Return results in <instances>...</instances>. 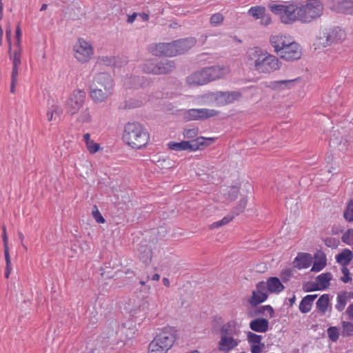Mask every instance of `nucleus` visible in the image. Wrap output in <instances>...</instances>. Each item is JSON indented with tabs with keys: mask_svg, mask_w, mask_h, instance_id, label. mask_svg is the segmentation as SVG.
I'll list each match as a JSON object with an SVG mask.
<instances>
[{
	"mask_svg": "<svg viewBox=\"0 0 353 353\" xmlns=\"http://www.w3.org/2000/svg\"><path fill=\"white\" fill-rule=\"evenodd\" d=\"M265 312L270 314V316L272 317L274 314V310L270 305L261 306L258 309L256 314H265Z\"/></svg>",
	"mask_w": 353,
	"mask_h": 353,
	"instance_id": "obj_59",
	"label": "nucleus"
},
{
	"mask_svg": "<svg viewBox=\"0 0 353 353\" xmlns=\"http://www.w3.org/2000/svg\"><path fill=\"white\" fill-rule=\"evenodd\" d=\"M197 112V109H190L184 113V118L187 121L199 120Z\"/></svg>",
	"mask_w": 353,
	"mask_h": 353,
	"instance_id": "obj_51",
	"label": "nucleus"
},
{
	"mask_svg": "<svg viewBox=\"0 0 353 353\" xmlns=\"http://www.w3.org/2000/svg\"><path fill=\"white\" fill-rule=\"evenodd\" d=\"M199 134L198 128H192L190 129H184L183 132V135L184 138L188 139H195Z\"/></svg>",
	"mask_w": 353,
	"mask_h": 353,
	"instance_id": "obj_47",
	"label": "nucleus"
},
{
	"mask_svg": "<svg viewBox=\"0 0 353 353\" xmlns=\"http://www.w3.org/2000/svg\"><path fill=\"white\" fill-rule=\"evenodd\" d=\"M176 336L177 330L175 327H164L149 344L148 353H166L174 345Z\"/></svg>",
	"mask_w": 353,
	"mask_h": 353,
	"instance_id": "obj_3",
	"label": "nucleus"
},
{
	"mask_svg": "<svg viewBox=\"0 0 353 353\" xmlns=\"http://www.w3.org/2000/svg\"><path fill=\"white\" fill-rule=\"evenodd\" d=\"M315 259H316V256H315ZM326 265V259L325 256L321 257L319 259H316L313 263L311 271L312 272H319L323 269V268Z\"/></svg>",
	"mask_w": 353,
	"mask_h": 353,
	"instance_id": "obj_44",
	"label": "nucleus"
},
{
	"mask_svg": "<svg viewBox=\"0 0 353 353\" xmlns=\"http://www.w3.org/2000/svg\"><path fill=\"white\" fill-rule=\"evenodd\" d=\"M331 9L336 12L353 15V0H333Z\"/></svg>",
	"mask_w": 353,
	"mask_h": 353,
	"instance_id": "obj_19",
	"label": "nucleus"
},
{
	"mask_svg": "<svg viewBox=\"0 0 353 353\" xmlns=\"http://www.w3.org/2000/svg\"><path fill=\"white\" fill-rule=\"evenodd\" d=\"M341 270L343 274V276L341 277V279L343 283H347L352 280L350 271L347 267H343Z\"/></svg>",
	"mask_w": 353,
	"mask_h": 353,
	"instance_id": "obj_61",
	"label": "nucleus"
},
{
	"mask_svg": "<svg viewBox=\"0 0 353 353\" xmlns=\"http://www.w3.org/2000/svg\"><path fill=\"white\" fill-rule=\"evenodd\" d=\"M74 57L81 63L88 62L93 55L92 45L83 39H79L73 47Z\"/></svg>",
	"mask_w": 353,
	"mask_h": 353,
	"instance_id": "obj_11",
	"label": "nucleus"
},
{
	"mask_svg": "<svg viewBox=\"0 0 353 353\" xmlns=\"http://www.w3.org/2000/svg\"><path fill=\"white\" fill-rule=\"evenodd\" d=\"M140 259L143 263L149 264L152 261V250L147 245L141 246L140 248Z\"/></svg>",
	"mask_w": 353,
	"mask_h": 353,
	"instance_id": "obj_39",
	"label": "nucleus"
},
{
	"mask_svg": "<svg viewBox=\"0 0 353 353\" xmlns=\"http://www.w3.org/2000/svg\"><path fill=\"white\" fill-rule=\"evenodd\" d=\"M92 213L93 217L95 219L97 223H103L105 222L104 218L102 216L96 205L94 207V210H92Z\"/></svg>",
	"mask_w": 353,
	"mask_h": 353,
	"instance_id": "obj_60",
	"label": "nucleus"
},
{
	"mask_svg": "<svg viewBox=\"0 0 353 353\" xmlns=\"http://www.w3.org/2000/svg\"><path fill=\"white\" fill-rule=\"evenodd\" d=\"M175 68V62L167 59L162 61L148 59L141 65V70L144 73L153 75L168 74L174 71Z\"/></svg>",
	"mask_w": 353,
	"mask_h": 353,
	"instance_id": "obj_6",
	"label": "nucleus"
},
{
	"mask_svg": "<svg viewBox=\"0 0 353 353\" xmlns=\"http://www.w3.org/2000/svg\"><path fill=\"white\" fill-rule=\"evenodd\" d=\"M63 113V110L60 105H52L48 108L46 113V117L51 125H54L60 121Z\"/></svg>",
	"mask_w": 353,
	"mask_h": 353,
	"instance_id": "obj_21",
	"label": "nucleus"
},
{
	"mask_svg": "<svg viewBox=\"0 0 353 353\" xmlns=\"http://www.w3.org/2000/svg\"><path fill=\"white\" fill-rule=\"evenodd\" d=\"M279 55L286 61L298 60L302 55L301 46L295 41L290 40Z\"/></svg>",
	"mask_w": 353,
	"mask_h": 353,
	"instance_id": "obj_14",
	"label": "nucleus"
},
{
	"mask_svg": "<svg viewBox=\"0 0 353 353\" xmlns=\"http://www.w3.org/2000/svg\"><path fill=\"white\" fill-rule=\"evenodd\" d=\"M261 339L262 336L260 335L256 334L250 332L248 334V341L250 343H252L253 345L262 344L261 343Z\"/></svg>",
	"mask_w": 353,
	"mask_h": 353,
	"instance_id": "obj_52",
	"label": "nucleus"
},
{
	"mask_svg": "<svg viewBox=\"0 0 353 353\" xmlns=\"http://www.w3.org/2000/svg\"><path fill=\"white\" fill-rule=\"evenodd\" d=\"M325 244L332 249L336 248L339 244V241L333 237H327L324 239Z\"/></svg>",
	"mask_w": 353,
	"mask_h": 353,
	"instance_id": "obj_55",
	"label": "nucleus"
},
{
	"mask_svg": "<svg viewBox=\"0 0 353 353\" xmlns=\"http://www.w3.org/2000/svg\"><path fill=\"white\" fill-rule=\"evenodd\" d=\"M342 241L347 245H353V228L348 229L341 237Z\"/></svg>",
	"mask_w": 353,
	"mask_h": 353,
	"instance_id": "obj_50",
	"label": "nucleus"
},
{
	"mask_svg": "<svg viewBox=\"0 0 353 353\" xmlns=\"http://www.w3.org/2000/svg\"><path fill=\"white\" fill-rule=\"evenodd\" d=\"M209 81L225 77L230 72V68L227 65H214L205 68Z\"/></svg>",
	"mask_w": 353,
	"mask_h": 353,
	"instance_id": "obj_18",
	"label": "nucleus"
},
{
	"mask_svg": "<svg viewBox=\"0 0 353 353\" xmlns=\"http://www.w3.org/2000/svg\"><path fill=\"white\" fill-rule=\"evenodd\" d=\"M19 69H20V65H12V73H11V80L12 81H18L17 77L19 74Z\"/></svg>",
	"mask_w": 353,
	"mask_h": 353,
	"instance_id": "obj_63",
	"label": "nucleus"
},
{
	"mask_svg": "<svg viewBox=\"0 0 353 353\" xmlns=\"http://www.w3.org/2000/svg\"><path fill=\"white\" fill-rule=\"evenodd\" d=\"M83 140L85 143L86 148L90 154H95L100 150V145L91 139L89 133L83 134Z\"/></svg>",
	"mask_w": 353,
	"mask_h": 353,
	"instance_id": "obj_34",
	"label": "nucleus"
},
{
	"mask_svg": "<svg viewBox=\"0 0 353 353\" xmlns=\"http://www.w3.org/2000/svg\"><path fill=\"white\" fill-rule=\"evenodd\" d=\"M173 41L170 43H159L150 45L148 50L154 56L174 57Z\"/></svg>",
	"mask_w": 353,
	"mask_h": 353,
	"instance_id": "obj_15",
	"label": "nucleus"
},
{
	"mask_svg": "<svg viewBox=\"0 0 353 353\" xmlns=\"http://www.w3.org/2000/svg\"><path fill=\"white\" fill-rule=\"evenodd\" d=\"M270 10L274 14L279 16L282 23L290 24L299 21V2L289 4H270Z\"/></svg>",
	"mask_w": 353,
	"mask_h": 353,
	"instance_id": "obj_4",
	"label": "nucleus"
},
{
	"mask_svg": "<svg viewBox=\"0 0 353 353\" xmlns=\"http://www.w3.org/2000/svg\"><path fill=\"white\" fill-rule=\"evenodd\" d=\"M341 334L343 336H353V323L350 322L343 321Z\"/></svg>",
	"mask_w": 353,
	"mask_h": 353,
	"instance_id": "obj_42",
	"label": "nucleus"
},
{
	"mask_svg": "<svg viewBox=\"0 0 353 353\" xmlns=\"http://www.w3.org/2000/svg\"><path fill=\"white\" fill-rule=\"evenodd\" d=\"M114 88V79L109 73H98L90 85V98L96 103H103L113 94Z\"/></svg>",
	"mask_w": 353,
	"mask_h": 353,
	"instance_id": "obj_1",
	"label": "nucleus"
},
{
	"mask_svg": "<svg viewBox=\"0 0 353 353\" xmlns=\"http://www.w3.org/2000/svg\"><path fill=\"white\" fill-rule=\"evenodd\" d=\"M312 263V256L309 253L300 252L293 261L294 267L299 270L309 268Z\"/></svg>",
	"mask_w": 353,
	"mask_h": 353,
	"instance_id": "obj_22",
	"label": "nucleus"
},
{
	"mask_svg": "<svg viewBox=\"0 0 353 353\" xmlns=\"http://www.w3.org/2000/svg\"><path fill=\"white\" fill-rule=\"evenodd\" d=\"M345 32L339 27L325 28L319 32L315 45L318 48H325L333 43L341 42L345 39Z\"/></svg>",
	"mask_w": 353,
	"mask_h": 353,
	"instance_id": "obj_7",
	"label": "nucleus"
},
{
	"mask_svg": "<svg viewBox=\"0 0 353 353\" xmlns=\"http://www.w3.org/2000/svg\"><path fill=\"white\" fill-rule=\"evenodd\" d=\"M8 54L10 59L12 62V65H21L22 48H16V49L12 51V49L10 50L8 48Z\"/></svg>",
	"mask_w": 353,
	"mask_h": 353,
	"instance_id": "obj_37",
	"label": "nucleus"
},
{
	"mask_svg": "<svg viewBox=\"0 0 353 353\" xmlns=\"http://www.w3.org/2000/svg\"><path fill=\"white\" fill-rule=\"evenodd\" d=\"M149 134L143 127L137 122L128 123L124 127L123 141L134 149H141L149 141Z\"/></svg>",
	"mask_w": 353,
	"mask_h": 353,
	"instance_id": "obj_2",
	"label": "nucleus"
},
{
	"mask_svg": "<svg viewBox=\"0 0 353 353\" xmlns=\"http://www.w3.org/2000/svg\"><path fill=\"white\" fill-rule=\"evenodd\" d=\"M327 335L329 339L332 342H336L339 337V331L336 327H330L327 330Z\"/></svg>",
	"mask_w": 353,
	"mask_h": 353,
	"instance_id": "obj_49",
	"label": "nucleus"
},
{
	"mask_svg": "<svg viewBox=\"0 0 353 353\" xmlns=\"http://www.w3.org/2000/svg\"><path fill=\"white\" fill-rule=\"evenodd\" d=\"M76 121L79 124L89 123L92 121V115L88 108L80 111L76 117Z\"/></svg>",
	"mask_w": 353,
	"mask_h": 353,
	"instance_id": "obj_36",
	"label": "nucleus"
},
{
	"mask_svg": "<svg viewBox=\"0 0 353 353\" xmlns=\"http://www.w3.org/2000/svg\"><path fill=\"white\" fill-rule=\"evenodd\" d=\"M238 332L236 323L234 321H230L221 326L220 336H234L238 334Z\"/></svg>",
	"mask_w": 353,
	"mask_h": 353,
	"instance_id": "obj_31",
	"label": "nucleus"
},
{
	"mask_svg": "<svg viewBox=\"0 0 353 353\" xmlns=\"http://www.w3.org/2000/svg\"><path fill=\"white\" fill-rule=\"evenodd\" d=\"M331 279L332 274L330 272L321 274L316 279L317 283L319 284L321 290L327 288L330 285V281Z\"/></svg>",
	"mask_w": 353,
	"mask_h": 353,
	"instance_id": "obj_38",
	"label": "nucleus"
},
{
	"mask_svg": "<svg viewBox=\"0 0 353 353\" xmlns=\"http://www.w3.org/2000/svg\"><path fill=\"white\" fill-rule=\"evenodd\" d=\"M353 259V254L349 249H344L336 257V262L342 265L343 267H347Z\"/></svg>",
	"mask_w": 353,
	"mask_h": 353,
	"instance_id": "obj_32",
	"label": "nucleus"
},
{
	"mask_svg": "<svg viewBox=\"0 0 353 353\" xmlns=\"http://www.w3.org/2000/svg\"><path fill=\"white\" fill-rule=\"evenodd\" d=\"M289 41V39L282 35H272L270 37V43L277 54H280Z\"/></svg>",
	"mask_w": 353,
	"mask_h": 353,
	"instance_id": "obj_23",
	"label": "nucleus"
},
{
	"mask_svg": "<svg viewBox=\"0 0 353 353\" xmlns=\"http://www.w3.org/2000/svg\"><path fill=\"white\" fill-rule=\"evenodd\" d=\"M147 83V80L143 77L130 76L124 79L123 85L128 88H138Z\"/></svg>",
	"mask_w": 353,
	"mask_h": 353,
	"instance_id": "obj_25",
	"label": "nucleus"
},
{
	"mask_svg": "<svg viewBox=\"0 0 353 353\" xmlns=\"http://www.w3.org/2000/svg\"><path fill=\"white\" fill-rule=\"evenodd\" d=\"M299 80V79L297 78L294 79L275 81L270 82V84L267 85V88L275 91H280L284 89H290L294 85L295 82L298 81Z\"/></svg>",
	"mask_w": 353,
	"mask_h": 353,
	"instance_id": "obj_24",
	"label": "nucleus"
},
{
	"mask_svg": "<svg viewBox=\"0 0 353 353\" xmlns=\"http://www.w3.org/2000/svg\"><path fill=\"white\" fill-rule=\"evenodd\" d=\"M21 35H22V32H21L20 26L18 25L17 27V29H16V39H17V41H16V43H15V46L17 48H22V47H21Z\"/></svg>",
	"mask_w": 353,
	"mask_h": 353,
	"instance_id": "obj_62",
	"label": "nucleus"
},
{
	"mask_svg": "<svg viewBox=\"0 0 353 353\" xmlns=\"http://www.w3.org/2000/svg\"><path fill=\"white\" fill-rule=\"evenodd\" d=\"M303 289L305 292H312L321 290V288L317 283L307 282L303 285Z\"/></svg>",
	"mask_w": 353,
	"mask_h": 353,
	"instance_id": "obj_54",
	"label": "nucleus"
},
{
	"mask_svg": "<svg viewBox=\"0 0 353 353\" xmlns=\"http://www.w3.org/2000/svg\"><path fill=\"white\" fill-rule=\"evenodd\" d=\"M240 92H216L206 94L203 97L208 103H214L217 106H223L240 99Z\"/></svg>",
	"mask_w": 353,
	"mask_h": 353,
	"instance_id": "obj_9",
	"label": "nucleus"
},
{
	"mask_svg": "<svg viewBox=\"0 0 353 353\" xmlns=\"http://www.w3.org/2000/svg\"><path fill=\"white\" fill-rule=\"evenodd\" d=\"M208 141L212 142L214 141L213 138H205L203 137H199L196 138L195 139L190 140V141H183L181 142H170L168 145L169 149L176 151H183V150H190V151H196L198 150H202L204 148L209 145V143Z\"/></svg>",
	"mask_w": 353,
	"mask_h": 353,
	"instance_id": "obj_8",
	"label": "nucleus"
},
{
	"mask_svg": "<svg viewBox=\"0 0 353 353\" xmlns=\"http://www.w3.org/2000/svg\"><path fill=\"white\" fill-rule=\"evenodd\" d=\"M85 99V92L83 90H74L66 102L67 112L71 115L77 113L83 107Z\"/></svg>",
	"mask_w": 353,
	"mask_h": 353,
	"instance_id": "obj_12",
	"label": "nucleus"
},
{
	"mask_svg": "<svg viewBox=\"0 0 353 353\" xmlns=\"http://www.w3.org/2000/svg\"><path fill=\"white\" fill-rule=\"evenodd\" d=\"M174 46V56L183 54L193 48L196 44V39L190 37L183 39H179L173 41Z\"/></svg>",
	"mask_w": 353,
	"mask_h": 353,
	"instance_id": "obj_17",
	"label": "nucleus"
},
{
	"mask_svg": "<svg viewBox=\"0 0 353 353\" xmlns=\"http://www.w3.org/2000/svg\"><path fill=\"white\" fill-rule=\"evenodd\" d=\"M239 193V188L236 185L222 188V202H232L234 201L238 197Z\"/></svg>",
	"mask_w": 353,
	"mask_h": 353,
	"instance_id": "obj_26",
	"label": "nucleus"
},
{
	"mask_svg": "<svg viewBox=\"0 0 353 353\" xmlns=\"http://www.w3.org/2000/svg\"><path fill=\"white\" fill-rule=\"evenodd\" d=\"M239 345V340L232 336H220L218 349L221 352L228 353Z\"/></svg>",
	"mask_w": 353,
	"mask_h": 353,
	"instance_id": "obj_20",
	"label": "nucleus"
},
{
	"mask_svg": "<svg viewBox=\"0 0 353 353\" xmlns=\"http://www.w3.org/2000/svg\"><path fill=\"white\" fill-rule=\"evenodd\" d=\"M234 216V215H228V216L223 217L221 220L212 223L210 225V228L214 229V228H218L219 227L223 226V225H226L227 223H228L230 221H231L233 219Z\"/></svg>",
	"mask_w": 353,
	"mask_h": 353,
	"instance_id": "obj_46",
	"label": "nucleus"
},
{
	"mask_svg": "<svg viewBox=\"0 0 353 353\" xmlns=\"http://www.w3.org/2000/svg\"><path fill=\"white\" fill-rule=\"evenodd\" d=\"M4 255H5V259H6V263L5 276L6 278H8L11 273V261H10V253L6 252V253H4Z\"/></svg>",
	"mask_w": 353,
	"mask_h": 353,
	"instance_id": "obj_58",
	"label": "nucleus"
},
{
	"mask_svg": "<svg viewBox=\"0 0 353 353\" xmlns=\"http://www.w3.org/2000/svg\"><path fill=\"white\" fill-rule=\"evenodd\" d=\"M353 299V292H341L337 294L336 309L341 312L343 311L347 304V301Z\"/></svg>",
	"mask_w": 353,
	"mask_h": 353,
	"instance_id": "obj_29",
	"label": "nucleus"
},
{
	"mask_svg": "<svg viewBox=\"0 0 353 353\" xmlns=\"http://www.w3.org/2000/svg\"><path fill=\"white\" fill-rule=\"evenodd\" d=\"M330 303V296L327 294H324L321 295L319 299L316 301V308L318 309L319 312L325 314L327 310V307L329 306Z\"/></svg>",
	"mask_w": 353,
	"mask_h": 353,
	"instance_id": "obj_35",
	"label": "nucleus"
},
{
	"mask_svg": "<svg viewBox=\"0 0 353 353\" xmlns=\"http://www.w3.org/2000/svg\"><path fill=\"white\" fill-rule=\"evenodd\" d=\"M97 63L100 65L106 66L115 65L117 63V59L113 56H102L98 58Z\"/></svg>",
	"mask_w": 353,
	"mask_h": 353,
	"instance_id": "obj_41",
	"label": "nucleus"
},
{
	"mask_svg": "<svg viewBox=\"0 0 353 353\" xmlns=\"http://www.w3.org/2000/svg\"><path fill=\"white\" fill-rule=\"evenodd\" d=\"M281 65V61L276 57L266 51L256 71L259 73L270 74L279 70Z\"/></svg>",
	"mask_w": 353,
	"mask_h": 353,
	"instance_id": "obj_10",
	"label": "nucleus"
},
{
	"mask_svg": "<svg viewBox=\"0 0 353 353\" xmlns=\"http://www.w3.org/2000/svg\"><path fill=\"white\" fill-rule=\"evenodd\" d=\"M299 21L310 23L320 17L323 12V5L320 0H307L305 4L299 3Z\"/></svg>",
	"mask_w": 353,
	"mask_h": 353,
	"instance_id": "obj_5",
	"label": "nucleus"
},
{
	"mask_svg": "<svg viewBox=\"0 0 353 353\" xmlns=\"http://www.w3.org/2000/svg\"><path fill=\"white\" fill-rule=\"evenodd\" d=\"M208 166H206L204 164H198L197 168L196 170V173L199 176H205L206 178H208L209 176L205 173V171H208Z\"/></svg>",
	"mask_w": 353,
	"mask_h": 353,
	"instance_id": "obj_57",
	"label": "nucleus"
},
{
	"mask_svg": "<svg viewBox=\"0 0 353 353\" xmlns=\"http://www.w3.org/2000/svg\"><path fill=\"white\" fill-rule=\"evenodd\" d=\"M198 117L199 120H204L210 117H215L219 114V112L213 109H197Z\"/></svg>",
	"mask_w": 353,
	"mask_h": 353,
	"instance_id": "obj_40",
	"label": "nucleus"
},
{
	"mask_svg": "<svg viewBox=\"0 0 353 353\" xmlns=\"http://www.w3.org/2000/svg\"><path fill=\"white\" fill-rule=\"evenodd\" d=\"M343 217L348 222L353 221V200L347 203L343 213Z\"/></svg>",
	"mask_w": 353,
	"mask_h": 353,
	"instance_id": "obj_45",
	"label": "nucleus"
},
{
	"mask_svg": "<svg viewBox=\"0 0 353 353\" xmlns=\"http://www.w3.org/2000/svg\"><path fill=\"white\" fill-rule=\"evenodd\" d=\"M294 270L292 269H285L281 272V278L283 282H286L293 276Z\"/></svg>",
	"mask_w": 353,
	"mask_h": 353,
	"instance_id": "obj_56",
	"label": "nucleus"
},
{
	"mask_svg": "<svg viewBox=\"0 0 353 353\" xmlns=\"http://www.w3.org/2000/svg\"><path fill=\"white\" fill-rule=\"evenodd\" d=\"M248 200L246 198H242L238 203L237 205L234 208L232 213L234 215H239L243 212L247 205Z\"/></svg>",
	"mask_w": 353,
	"mask_h": 353,
	"instance_id": "obj_48",
	"label": "nucleus"
},
{
	"mask_svg": "<svg viewBox=\"0 0 353 353\" xmlns=\"http://www.w3.org/2000/svg\"><path fill=\"white\" fill-rule=\"evenodd\" d=\"M269 322L265 319H256L250 323L252 330L257 332H265L268 330Z\"/></svg>",
	"mask_w": 353,
	"mask_h": 353,
	"instance_id": "obj_30",
	"label": "nucleus"
},
{
	"mask_svg": "<svg viewBox=\"0 0 353 353\" xmlns=\"http://www.w3.org/2000/svg\"><path fill=\"white\" fill-rule=\"evenodd\" d=\"M317 297L316 294L305 296L301 301L299 310L302 313H307L311 310L313 301Z\"/></svg>",
	"mask_w": 353,
	"mask_h": 353,
	"instance_id": "obj_33",
	"label": "nucleus"
},
{
	"mask_svg": "<svg viewBox=\"0 0 353 353\" xmlns=\"http://www.w3.org/2000/svg\"><path fill=\"white\" fill-rule=\"evenodd\" d=\"M266 285V292L269 291L271 293H279L284 289V285L281 283L279 278L272 276L265 282Z\"/></svg>",
	"mask_w": 353,
	"mask_h": 353,
	"instance_id": "obj_27",
	"label": "nucleus"
},
{
	"mask_svg": "<svg viewBox=\"0 0 353 353\" xmlns=\"http://www.w3.org/2000/svg\"><path fill=\"white\" fill-rule=\"evenodd\" d=\"M266 51L259 47L249 48L245 54V63L250 68L256 70Z\"/></svg>",
	"mask_w": 353,
	"mask_h": 353,
	"instance_id": "obj_13",
	"label": "nucleus"
},
{
	"mask_svg": "<svg viewBox=\"0 0 353 353\" xmlns=\"http://www.w3.org/2000/svg\"><path fill=\"white\" fill-rule=\"evenodd\" d=\"M265 345L263 344H258V345H253L251 347V352L252 353H261L263 349L264 348Z\"/></svg>",
	"mask_w": 353,
	"mask_h": 353,
	"instance_id": "obj_64",
	"label": "nucleus"
},
{
	"mask_svg": "<svg viewBox=\"0 0 353 353\" xmlns=\"http://www.w3.org/2000/svg\"><path fill=\"white\" fill-rule=\"evenodd\" d=\"M188 81L190 83L196 85H203L209 82L205 68L201 71L195 72L188 77Z\"/></svg>",
	"mask_w": 353,
	"mask_h": 353,
	"instance_id": "obj_28",
	"label": "nucleus"
},
{
	"mask_svg": "<svg viewBox=\"0 0 353 353\" xmlns=\"http://www.w3.org/2000/svg\"><path fill=\"white\" fill-rule=\"evenodd\" d=\"M268 298L266 285L264 281L259 282L256 286V290L252 291V296L248 302L252 306H256L265 301Z\"/></svg>",
	"mask_w": 353,
	"mask_h": 353,
	"instance_id": "obj_16",
	"label": "nucleus"
},
{
	"mask_svg": "<svg viewBox=\"0 0 353 353\" xmlns=\"http://www.w3.org/2000/svg\"><path fill=\"white\" fill-rule=\"evenodd\" d=\"M265 12V8L263 6H254L248 10V14L255 19H260V17Z\"/></svg>",
	"mask_w": 353,
	"mask_h": 353,
	"instance_id": "obj_43",
	"label": "nucleus"
},
{
	"mask_svg": "<svg viewBox=\"0 0 353 353\" xmlns=\"http://www.w3.org/2000/svg\"><path fill=\"white\" fill-rule=\"evenodd\" d=\"M224 17L222 14L218 12L212 14L210 17V22L213 26H216L222 23Z\"/></svg>",
	"mask_w": 353,
	"mask_h": 353,
	"instance_id": "obj_53",
	"label": "nucleus"
}]
</instances>
